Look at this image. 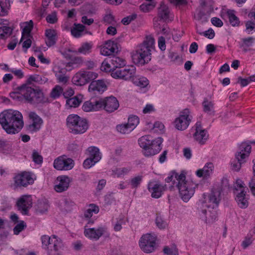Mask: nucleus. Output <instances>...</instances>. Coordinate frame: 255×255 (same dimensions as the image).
I'll return each instance as SVG.
<instances>
[{"instance_id": "obj_17", "label": "nucleus", "mask_w": 255, "mask_h": 255, "mask_svg": "<svg viewBox=\"0 0 255 255\" xmlns=\"http://www.w3.org/2000/svg\"><path fill=\"white\" fill-rule=\"evenodd\" d=\"M28 117L31 123L27 127L28 130L31 132H37L39 130L43 124L42 119L33 112L29 113Z\"/></svg>"}, {"instance_id": "obj_63", "label": "nucleus", "mask_w": 255, "mask_h": 255, "mask_svg": "<svg viewBox=\"0 0 255 255\" xmlns=\"http://www.w3.org/2000/svg\"><path fill=\"white\" fill-rule=\"evenodd\" d=\"M26 227V224L24 221H21L17 224L13 229V232L15 235H18L20 232L24 230Z\"/></svg>"}, {"instance_id": "obj_12", "label": "nucleus", "mask_w": 255, "mask_h": 255, "mask_svg": "<svg viewBox=\"0 0 255 255\" xmlns=\"http://www.w3.org/2000/svg\"><path fill=\"white\" fill-rule=\"evenodd\" d=\"M74 166V160L65 155L58 157L53 162L54 168L58 170H69L72 169Z\"/></svg>"}, {"instance_id": "obj_53", "label": "nucleus", "mask_w": 255, "mask_h": 255, "mask_svg": "<svg viewBox=\"0 0 255 255\" xmlns=\"http://www.w3.org/2000/svg\"><path fill=\"white\" fill-rule=\"evenodd\" d=\"M33 161L37 164H41L43 162V157L40 153L36 150H33L31 155Z\"/></svg>"}, {"instance_id": "obj_47", "label": "nucleus", "mask_w": 255, "mask_h": 255, "mask_svg": "<svg viewBox=\"0 0 255 255\" xmlns=\"http://www.w3.org/2000/svg\"><path fill=\"white\" fill-rule=\"evenodd\" d=\"M183 174H184V173H183V172L178 173L175 171L172 172L171 175L170 176H168L167 178H166L165 179V181L166 182L169 183V182L172 181L173 179L174 178V180H173L174 184H176V185L177 183L179 181V180L178 178V176H180L179 177L180 178L181 176H183Z\"/></svg>"}, {"instance_id": "obj_46", "label": "nucleus", "mask_w": 255, "mask_h": 255, "mask_svg": "<svg viewBox=\"0 0 255 255\" xmlns=\"http://www.w3.org/2000/svg\"><path fill=\"white\" fill-rule=\"evenodd\" d=\"M66 65L63 63L56 64L53 67V72L55 75L66 74L67 69Z\"/></svg>"}, {"instance_id": "obj_33", "label": "nucleus", "mask_w": 255, "mask_h": 255, "mask_svg": "<svg viewBox=\"0 0 255 255\" xmlns=\"http://www.w3.org/2000/svg\"><path fill=\"white\" fill-rule=\"evenodd\" d=\"M73 83L77 86H83L87 83L84 73L80 71L77 73L72 78Z\"/></svg>"}, {"instance_id": "obj_22", "label": "nucleus", "mask_w": 255, "mask_h": 255, "mask_svg": "<svg viewBox=\"0 0 255 255\" xmlns=\"http://www.w3.org/2000/svg\"><path fill=\"white\" fill-rule=\"evenodd\" d=\"M107 89V86L103 80L92 81L89 86V91L93 94H102Z\"/></svg>"}, {"instance_id": "obj_6", "label": "nucleus", "mask_w": 255, "mask_h": 255, "mask_svg": "<svg viewBox=\"0 0 255 255\" xmlns=\"http://www.w3.org/2000/svg\"><path fill=\"white\" fill-rule=\"evenodd\" d=\"M41 241L42 247L48 255H59L64 247L62 240L54 235L51 237L43 235L41 237Z\"/></svg>"}, {"instance_id": "obj_55", "label": "nucleus", "mask_w": 255, "mask_h": 255, "mask_svg": "<svg viewBox=\"0 0 255 255\" xmlns=\"http://www.w3.org/2000/svg\"><path fill=\"white\" fill-rule=\"evenodd\" d=\"M92 45L89 43H85L78 49V52L84 54L89 53L91 51Z\"/></svg>"}, {"instance_id": "obj_1", "label": "nucleus", "mask_w": 255, "mask_h": 255, "mask_svg": "<svg viewBox=\"0 0 255 255\" xmlns=\"http://www.w3.org/2000/svg\"><path fill=\"white\" fill-rule=\"evenodd\" d=\"M0 124L7 133H17L24 126L22 115L17 110H5L0 114Z\"/></svg>"}, {"instance_id": "obj_42", "label": "nucleus", "mask_w": 255, "mask_h": 255, "mask_svg": "<svg viewBox=\"0 0 255 255\" xmlns=\"http://www.w3.org/2000/svg\"><path fill=\"white\" fill-rule=\"evenodd\" d=\"M255 40V38L253 37L243 38L242 39V44L241 46L243 48L244 51H247L248 48L253 46Z\"/></svg>"}, {"instance_id": "obj_51", "label": "nucleus", "mask_w": 255, "mask_h": 255, "mask_svg": "<svg viewBox=\"0 0 255 255\" xmlns=\"http://www.w3.org/2000/svg\"><path fill=\"white\" fill-rule=\"evenodd\" d=\"M227 14L230 24L235 26L239 24V18L235 15L233 11L230 10L227 12Z\"/></svg>"}, {"instance_id": "obj_35", "label": "nucleus", "mask_w": 255, "mask_h": 255, "mask_svg": "<svg viewBox=\"0 0 255 255\" xmlns=\"http://www.w3.org/2000/svg\"><path fill=\"white\" fill-rule=\"evenodd\" d=\"M132 82L141 88H145L149 85V81L144 77L135 76L133 78Z\"/></svg>"}, {"instance_id": "obj_52", "label": "nucleus", "mask_w": 255, "mask_h": 255, "mask_svg": "<svg viewBox=\"0 0 255 255\" xmlns=\"http://www.w3.org/2000/svg\"><path fill=\"white\" fill-rule=\"evenodd\" d=\"M156 226L160 229H164L168 226V223L166 221L159 215H157L155 220Z\"/></svg>"}, {"instance_id": "obj_56", "label": "nucleus", "mask_w": 255, "mask_h": 255, "mask_svg": "<svg viewBox=\"0 0 255 255\" xmlns=\"http://www.w3.org/2000/svg\"><path fill=\"white\" fill-rule=\"evenodd\" d=\"M163 252L167 255H178V250L174 246L171 247H165L163 249Z\"/></svg>"}, {"instance_id": "obj_14", "label": "nucleus", "mask_w": 255, "mask_h": 255, "mask_svg": "<svg viewBox=\"0 0 255 255\" xmlns=\"http://www.w3.org/2000/svg\"><path fill=\"white\" fill-rule=\"evenodd\" d=\"M32 200L31 196L28 195L21 196L17 201L16 205L19 211L23 215H27L29 210L32 207Z\"/></svg>"}, {"instance_id": "obj_21", "label": "nucleus", "mask_w": 255, "mask_h": 255, "mask_svg": "<svg viewBox=\"0 0 255 255\" xmlns=\"http://www.w3.org/2000/svg\"><path fill=\"white\" fill-rule=\"evenodd\" d=\"M194 137L200 144H204L207 140L208 135L207 132L202 128L200 123L196 124V131L194 133Z\"/></svg>"}, {"instance_id": "obj_38", "label": "nucleus", "mask_w": 255, "mask_h": 255, "mask_svg": "<svg viewBox=\"0 0 255 255\" xmlns=\"http://www.w3.org/2000/svg\"><path fill=\"white\" fill-rule=\"evenodd\" d=\"M111 63L114 69L121 68L127 64L124 59L119 57H113L111 60Z\"/></svg>"}, {"instance_id": "obj_61", "label": "nucleus", "mask_w": 255, "mask_h": 255, "mask_svg": "<svg viewBox=\"0 0 255 255\" xmlns=\"http://www.w3.org/2000/svg\"><path fill=\"white\" fill-rule=\"evenodd\" d=\"M87 81V83L94 80L98 77V74L92 71H83Z\"/></svg>"}, {"instance_id": "obj_58", "label": "nucleus", "mask_w": 255, "mask_h": 255, "mask_svg": "<svg viewBox=\"0 0 255 255\" xmlns=\"http://www.w3.org/2000/svg\"><path fill=\"white\" fill-rule=\"evenodd\" d=\"M130 170V169L128 167L117 168L114 170V173L116 175L117 177H120L123 175L128 174Z\"/></svg>"}, {"instance_id": "obj_19", "label": "nucleus", "mask_w": 255, "mask_h": 255, "mask_svg": "<svg viewBox=\"0 0 255 255\" xmlns=\"http://www.w3.org/2000/svg\"><path fill=\"white\" fill-rule=\"evenodd\" d=\"M118 52L117 43L112 40L107 41L100 48L101 54L105 56L114 55Z\"/></svg>"}, {"instance_id": "obj_10", "label": "nucleus", "mask_w": 255, "mask_h": 255, "mask_svg": "<svg viewBox=\"0 0 255 255\" xmlns=\"http://www.w3.org/2000/svg\"><path fill=\"white\" fill-rule=\"evenodd\" d=\"M14 186L16 188L26 187L34 183V179L31 173L23 171L17 174L13 177Z\"/></svg>"}, {"instance_id": "obj_57", "label": "nucleus", "mask_w": 255, "mask_h": 255, "mask_svg": "<svg viewBox=\"0 0 255 255\" xmlns=\"http://www.w3.org/2000/svg\"><path fill=\"white\" fill-rule=\"evenodd\" d=\"M245 184L243 181L240 179H237L236 185L234 189V193H236V192H241L242 190L245 191Z\"/></svg>"}, {"instance_id": "obj_7", "label": "nucleus", "mask_w": 255, "mask_h": 255, "mask_svg": "<svg viewBox=\"0 0 255 255\" xmlns=\"http://www.w3.org/2000/svg\"><path fill=\"white\" fill-rule=\"evenodd\" d=\"M178 178L179 181L177 183L176 187L179 195L183 201L187 202L194 195L197 184L191 180H186L184 173L180 178Z\"/></svg>"}, {"instance_id": "obj_28", "label": "nucleus", "mask_w": 255, "mask_h": 255, "mask_svg": "<svg viewBox=\"0 0 255 255\" xmlns=\"http://www.w3.org/2000/svg\"><path fill=\"white\" fill-rule=\"evenodd\" d=\"M246 192L245 191H241V192H236V200L238 206L241 208H246L249 205L248 199L246 197Z\"/></svg>"}, {"instance_id": "obj_64", "label": "nucleus", "mask_w": 255, "mask_h": 255, "mask_svg": "<svg viewBox=\"0 0 255 255\" xmlns=\"http://www.w3.org/2000/svg\"><path fill=\"white\" fill-rule=\"evenodd\" d=\"M97 162L94 160V159L89 157L84 161L83 166L85 169H89Z\"/></svg>"}, {"instance_id": "obj_36", "label": "nucleus", "mask_w": 255, "mask_h": 255, "mask_svg": "<svg viewBox=\"0 0 255 255\" xmlns=\"http://www.w3.org/2000/svg\"><path fill=\"white\" fill-rule=\"evenodd\" d=\"M89 153V157L95 160L96 162H98L101 159V154L100 152L99 149L95 146L89 147L88 149Z\"/></svg>"}, {"instance_id": "obj_13", "label": "nucleus", "mask_w": 255, "mask_h": 255, "mask_svg": "<svg viewBox=\"0 0 255 255\" xmlns=\"http://www.w3.org/2000/svg\"><path fill=\"white\" fill-rule=\"evenodd\" d=\"M147 189L152 198H159L166 190L167 186L166 184H161L158 181L151 180L148 183Z\"/></svg>"}, {"instance_id": "obj_32", "label": "nucleus", "mask_w": 255, "mask_h": 255, "mask_svg": "<svg viewBox=\"0 0 255 255\" xmlns=\"http://www.w3.org/2000/svg\"><path fill=\"white\" fill-rule=\"evenodd\" d=\"M203 111L210 115L215 114L214 103L213 101L209 100L207 98H204L202 103Z\"/></svg>"}, {"instance_id": "obj_49", "label": "nucleus", "mask_w": 255, "mask_h": 255, "mask_svg": "<svg viewBox=\"0 0 255 255\" xmlns=\"http://www.w3.org/2000/svg\"><path fill=\"white\" fill-rule=\"evenodd\" d=\"M117 130L122 134H127L133 130L128 123L118 125Z\"/></svg>"}, {"instance_id": "obj_40", "label": "nucleus", "mask_w": 255, "mask_h": 255, "mask_svg": "<svg viewBox=\"0 0 255 255\" xmlns=\"http://www.w3.org/2000/svg\"><path fill=\"white\" fill-rule=\"evenodd\" d=\"M99 212V208L94 204H90L88 208L84 213V216L86 218H90L93 214H97Z\"/></svg>"}, {"instance_id": "obj_34", "label": "nucleus", "mask_w": 255, "mask_h": 255, "mask_svg": "<svg viewBox=\"0 0 255 255\" xmlns=\"http://www.w3.org/2000/svg\"><path fill=\"white\" fill-rule=\"evenodd\" d=\"M85 30V26L82 24L74 23L71 29V32L72 35L78 38L81 36Z\"/></svg>"}, {"instance_id": "obj_3", "label": "nucleus", "mask_w": 255, "mask_h": 255, "mask_svg": "<svg viewBox=\"0 0 255 255\" xmlns=\"http://www.w3.org/2000/svg\"><path fill=\"white\" fill-rule=\"evenodd\" d=\"M22 97L28 103L32 104H43L48 102V98L44 95L42 89L33 88L22 84L18 89Z\"/></svg>"}, {"instance_id": "obj_31", "label": "nucleus", "mask_w": 255, "mask_h": 255, "mask_svg": "<svg viewBox=\"0 0 255 255\" xmlns=\"http://www.w3.org/2000/svg\"><path fill=\"white\" fill-rule=\"evenodd\" d=\"M45 43L48 47L52 46L56 42V32L53 29H47L45 31Z\"/></svg>"}, {"instance_id": "obj_60", "label": "nucleus", "mask_w": 255, "mask_h": 255, "mask_svg": "<svg viewBox=\"0 0 255 255\" xmlns=\"http://www.w3.org/2000/svg\"><path fill=\"white\" fill-rule=\"evenodd\" d=\"M101 70L102 71L106 72H109L111 71H114V68H112V65L111 63H109L108 61L105 60L102 63L101 66Z\"/></svg>"}, {"instance_id": "obj_50", "label": "nucleus", "mask_w": 255, "mask_h": 255, "mask_svg": "<svg viewBox=\"0 0 255 255\" xmlns=\"http://www.w3.org/2000/svg\"><path fill=\"white\" fill-rule=\"evenodd\" d=\"M63 91V88L60 86L56 85L50 93V97L53 99H57L60 97Z\"/></svg>"}, {"instance_id": "obj_16", "label": "nucleus", "mask_w": 255, "mask_h": 255, "mask_svg": "<svg viewBox=\"0 0 255 255\" xmlns=\"http://www.w3.org/2000/svg\"><path fill=\"white\" fill-rule=\"evenodd\" d=\"M101 104V109L104 108L107 112L112 113L118 109L119 107V101L113 96L107 97L104 99H100Z\"/></svg>"}, {"instance_id": "obj_15", "label": "nucleus", "mask_w": 255, "mask_h": 255, "mask_svg": "<svg viewBox=\"0 0 255 255\" xmlns=\"http://www.w3.org/2000/svg\"><path fill=\"white\" fill-rule=\"evenodd\" d=\"M107 233V228L105 227H100L85 229L84 234L86 237L91 240H98L102 236Z\"/></svg>"}, {"instance_id": "obj_59", "label": "nucleus", "mask_w": 255, "mask_h": 255, "mask_svg": "<svg viewBox=\"0 0 255 255\" xmlns=\"http://www.w3.org/2000/svg\"><path fill=\"white\" fill-rule=\"evenodd\" d=\"M46 19L48 23L51 24L55 23L58 20L57 12L56 11H53L48 14L46 17Z\"/></svg>"}, {"instance_id": "obj_20", "label": "nucleus", "mask_w": 255, "mask_h": 255, "mask_svg": "<svg viewBox=\"0 0 255 255\" xmlns=\"http://www.w3.org/2000/svg\"><path fill=\"white\" fill-rule=\"evenodd\" d=\"M221 200V191L220 190L215 189L212 191L208 196V200L206 204L207 208L212 209H216Z\"/></svg>"}, {"instance_id": "obj_26", "label": "nucleus", "mask_w": 255, "mask_h": 255, "mask_svg": "<svg viewBox=\"0 0 255 255\" xmlns=\"http://www.w3.org/2000/svg\"><path fill=\"white\" fill-rule=\"evenodd\" d=\"M158 16L164 21L167 20L170 17L171 13L167 5L163 2H161L158 8Z\"/></svg>"}, {"instance_id": "obj_62", "label": "nucleus", "mask_w": 255, "mask_h": 255, "mask_svg": "<svg viewBox=\"0 0 255 255\" xmlns=\"http://www.w3.org/2000/svg\"><path fill=\"white\" fill-rule=\"evenodd\" d=\"M137 17V14L132 13L131 15L123 18L122 20V23L125 25L129 24L132 21L134 20Z\"/></svg>"}, {"instance_id": "obj_9", "label": "nucleus", "mask_w": 255, "mask_h": 255, "mask_svg": "<svg viewBox=\"0 0 255 255\" xmlns=\"http://www.w3.org/2000/svg\"><path fill=\"white\" fill-rule=\"evenodd\" d=\"M192 117L188 109H185L180 112L179 116L176 118L174 122L175 128L179 130H184L189 126Z\"/></svg>"}, {"instance_id": "obj_54", "label": "nucleus", "mask_w": 255, "mask_h": 255, "mask_svg": "<svg viewBox=\"0 0 255 255\" xmlns=\"http://www.w3.org/2000/svg\"><path fill=\"white\" fill-rule=\"evenodd\" d=\"M246 161L245 160H240V159H235L233 160L231 162V167L233 170L235 171H238L240 170L242 164Z\"/></svg>"}, {"instance_id": "obj_48", "label": "nucleus", "mask_w": 255, "mask_h": 255, "mask_svg": "<svg viewBox=\"0 0 255 255\" xmlns=\"http://www.w3.org/2000/svg\"><path fill=\"white\" fill-rule=\"evenodd\" d=\"M139 119L136 116L131 115L128 118V124L132 130L138 125Z\"/></svg>"}, {"instance_id": "obj_4", "label": "nucleus", "mask_w": 255, "mask_h": 255, "mask_svg": "<svg viewBox=\"0 0 255 255\" xmlns=\"http://www.w3.org/2000/svg\"><path fill=\"white\" fill-rule=\"evenodd\" d=\"M163 139L157 137L152 139L151 136L147 135L142 136L138 140L140 147L142 148L143 154L146 157L154 155L161 149V144Z\"/></svg>"}, {"instance_id": "obj_41", "label": "nucleus", "mask_w": 255, "mask_h": 255, "mask_svg": "<svg viewBox=\"0 0 255 255\" xmlns=\"http://www.w3.org/2000/svg\"><path fill=\"white\" fill-rule=\"evenodd\" d=\"M83 63V60L81 57H74L71 61L66 65V67H72L73 68L80 66Z\"/></svg>"}, {"instance_id": "obj_25", "label": "nucleus", "mask_w": 255, "mask_h": 255, "mask_svg": "<svg viewBox=\"0 0 255 255\" xmlns=\"http://www.w3.org/2000/svg\"><path fill=\"white\" fill-rule=\"evenodd\" d=\"M214 168L212 163H207L202 169H200L196 172V174L199 177L207 178L212 174Z\"/></svg>"}, {"instance_id": "obj_27", "label": "nucleus", "mask_w": 255, "mask_h": 255, "mask_svg": "<svg viewBox=\"0 0 255 255\" xmlns=\"http://www.w3.org/2000/svg\"><path fill=\"white\" fill-rule=\"evenodd\" d=\"M20 27L22 29V36L20 39V42H21L24 40L25 36H27V37L30 36V33L33 27V22L32 20L22 22L20 24Z\"/></svg>"}, {"instance_id": "obj_37", "label": "nucleus", "mask_w": 255, "mask_h": 255, "mask_svg": "<svg viewBox=\"0 0 255 255\" xmlns=\"http://www.w3.org/2000/svg\"><path fill=\"white\" fill-rule=\"evenodd\" d=\"M82 95H77L73 98L68 99L66 101V104L70 107L76 108L80 105L82 102Z\"/></svg>"}, {"instance_id": "obj_2", "label": "nucleus", "mask_w": 255, "mask_h": 255, "mask_svg": "<svg viewBox=\"0 0 255 255\" xmlns=\"http://www.w3.org/2000/svg\"><path fill=\"white\" fill-rule=\"evenodd\" d=\"M154 39L151 35L145 37L142 43L131 53L133 62L135 64L144 65L150 61L151 50L154 47Z\"/></svg>"}, {"instance_id": "obj_24", "label": "nucleus", "mask_w": 255, "mask_h": 255, "mask_svg": "<svg viewBox=\"0 0 255 255\" xmlns=\"http://www.w3.org/2000/svg\"><path fill=\"white\" fill-rule=\"evenodd\" d=\"M251 146L246 142L242 143L239 146V151L236 153L235 156L236 159L240 160H245L251 152Z\"/></svg>"}, {"instance_id": "obj_30", "label": "nucleus", "mask_w": 255, "mask_h": 255, "mask_svg": "<svg viewBox=\"0 0 255 255\" xmlns=\"http://www.w3.org/2000/svg\"><path fill=\"white\" fill-rule=\"evenodd\" d=\"M48 81V79L45 76H41L37 74L31 75L27 78L26 83L29 86L34 83L42 84L46 83Z\"/></svg>"}, {"instance_id": "obj_45", "label": "nucleus", "mask_w": 255, "mask_h": 255, "mask_svg": "<svg viewBox=\"0 0 255 255\" xmlns=\"http://www.w3.org/2000/svg\"><path fill=\"white\" fill-rule=\"evenodd\" d=\"M12 29L9 26H0V38H4L9 36L12 33Z\"/></svg>"}, {"instance_id": "obj_29", "label": "nucleus", "mask_w": 255, "mask_h": 255, "mask_svg": "<svg viewBox=\"0 0 255 255\" xmlns=\"http://www.w3.org/2000/svg\"><path fill=\"white\" fill-rule=\"evenodd\" d=\"M202 213L205 216V221L207 224H212L217 219V212L216 209L207 208L203 210Z\"/></svg>"}, {"instance_id": "obj_5", "label": "nucleus", "mask_w": 255, "mask_h": 255, "mask_svg": "<svg viewBox=\"0 0 255 255\" xmlns=\"http://www.w3.org/2000/svg\"><path fill=\"white\" fill-rule=\"evenodd\" d=\"M66 126L69 132L74 134H83L89 128L88 121L76 114H71L67 117Z\"/></svg>"}, {"instance_id": "obj_8", "label": "nucleus", "mask_w": 255, "mask_h": 255, "mask_svg": "<svg viewBox=\"0 0 255 255\" xmlns=\"http://www.w3.org/2000/svg\"><path fill=\"white\" fill-rule=\"evenodd\" d=\"M156 237L151 234H146L141 236L139 241L141 250L145 253L153 252L156 248Z\"/></svg>"}, {"instance_id": "obj_39", "label": "nucleus", "mask_w": 255, "mask_h": 255, "mask_svg": "<svg viewBox=\"0 0 255 255\" xmlns=\"http://www.w3.org/2000/svg\"><path fill=\"white\" fill-rule=\"evenodd\" d=\"M156 3L154 1H149L144 2L139 6V9L141 11L146 13L152 10L155 7Z\"/></svg>"}, {"instance_id": "obj_18", "label": "nucleus", "mask_w": 255, "mask_h": 255, "mask_svg": "<svg viewBox=\"0 0 255 255\" xmlns=\"http://www.w3.org/2000/svg\"><path fill=\"white\" fill-rule=\"evenodd\" d=\"M71 180L66 175L59 176L57 177L55 182L54 189L58 193H61L68 190Z\"/></svg>"}, {"instance_id": "obj_44", "label": "nucleus", "mask_w": 255, "mask_h": 255, "mask_svg": "<svg viewBox=\"0 0 255 255\" xmlns=\"http://www.w3.org/2000/svg\"><path fill=\"white\" fill-rule=\"evenodd\" d=\"M142 178L143 177L141 175H138L131 178L129 181L131 188L133 189L137 188L138 187H139L142 181Z\"/></svg>"}, {"instance_id": "obj_43", "label": "nucleus", "mask_w": 255, "mask_h": 255, "mask_svg": "<svg viewBox=\"0 0 255 255\" xmlns=\"http://www.w3.org/2000/svg\"><path fill=\"white\" fill-rule=\"evenodd\" d=\"M103 22L106 24L114 25L116 23L115 18L111 11H107L103 18Z\"/></svg>"}, {"instance_id": "obj_23", "label": "nucleus", "mask_w": 255, "mask_h": 255, "mask_svg": "<svg viewBox=\"0 0 255 255\" xmlns=\"http://www.w3.org/2000/svg\"><path fill=\"white\" fill-rule=\"evenodd\" d=\"M101 104L99 100L91 99L84 103L82 109L84 112L97 111L101 109Z\"/></svg>"}, {"instance_id": "obj_11", "label": "nucleus", "mask_w": 255, "mask_h": 255, "mask_svg": "<svg viewBox=\"0 0 255 255\" xmlns=\"http://www.w3.org/2000/svg\"><path fill=\"white\" fill-rule=\"evenodd\" d=\"M136 72V69L133 66H128L124 69L113 71L111 76L116 79H121L125 80H132Z\"/></svg>"}]
</instances>
